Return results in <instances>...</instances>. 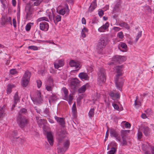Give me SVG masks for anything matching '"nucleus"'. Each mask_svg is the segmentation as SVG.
Returning a JSON list of instances; mask_svg holds the SVG:
<instances>
[{"instance_id":"nucleus-12","label":"nucleus","mask_w":154,"mask_h":154,"mask_svg":"<svg viewBox=\"0 0 154 154\" xmlns=\"http://www.w3.org/2000/svg\"><path fill=\"white\" fill-rule=\"evenodd\" d=\"M110 134L111 137H115L117 141L121 142V136L113 128L110 129Z\"/></svg>"},{"instance_id":"nucleus-28","label":"nucleus","mask_w":154,"mask_h":154,"mask_svg":"<svg viewBox=\"0 0 154 154\" xmlns=\"http://www.w3.org/2000/svg\"><path fill=\"white\" fill-rule=\"evenodd\" d=\"M88 29L87 28L84 27L82 29L81 33L82 37L83 38H85L86 37V33H88Z\"/></svg>"},{"instance_id":"nucleus-31","label":"nucleus","mask_w":154,"mask_h":154,"mask_svg":"<svg viewBox=\"0 0 154 154\" xmlns=\"http://www.w3.org/2000/svg\"><path fill=\"white\" fill-rule=\"evenodd\" d=\"M54 80L53 77L51 76H49L48 79L46 82V84L53 85Z\"/></svg>"},{"instance_id":"nucleus-44","label":"nucleus","mask_w":154,"mask_h":154,"mask_svg":"<svg viewBox=\"0 0 154 154\" xmlns=\"http://www.w3.org/2000/svg\"><path fill=\"white\" fill-rule=\"evenodd\" d=\"M94 109L93 108L91 109L88 113V116L89 117H92L94 116Z\"/></svg>"},{"instance_id":"nucleus-60","label":"nucleus","mask_w":154,"mask_h":154,"mask_svg":"<svg viewBox=\"0 0 154 154\" xmlns=\"http://www.w3.org/2000/svg\"><path fill=\"white\" fill-rule=\"evenodd\" d=\"M13 24L14 28H16L17 26L16 20L15 19H13Z\"/></svg>"},{"instance_id":"nucleus-14","label":"nucleus","mask_w":154,"mask_h":154,"mask_svg":"<svg viewBox=\"0 0 154 154\" xmlns=\"http://www.w3.org/2000/svg\"><path fill=\"white\" fill-rule=\"evenodd\" d=\"M69 64L71 67H75V69L78 68L77 70V71H78L79 70L81 66L80 65L79 62L75 61L73 60H72L70 61L69 62Z\"/></svg>"},{"instance_id":"nucleus-54","label":"nucleus","mask_w":154,"mask_h":154,"mask_svg":"<svg viewBox=\"0 0 154 154\" xmlns=\"http://www.w3.org/2000/svg\"><path fill=\"white\" fill-rule=\"evenodd\" d=\"M135 105L136 106V107L137 108H138L139 107L140 105V102H137V100H135Z\"/></svg>"},{"instance_id":"nucleus-59","label":"nucleus","mask_w":154,"mask_h":154,"mask_svg":"<svg viewBox=\"0 0 154 154\" xmlns=\"http://www.w3.org/2000/svg\"><path fill=\"white\" fill-rule=\"evenodd\" d=\"M109 130V129L108 128V130H107V131L106 132V134L105 138V140H106L107 139L108 137Z\"/></svg>"},{"instance_id":"nucleus-51","label":"nucleus","mask_w":154,"mask_h":154,"mask_svg":"<svg viewBox=\"0 0 154 154\" xmlns=\"http://www.w3.org/2000/svg\"><path fill=\"white\" fill-rule=\"evenodd\" d=\"M10 72V74L12 75H14L16 74L17 72L16 70L14 69H11Z\"/></svg>"},{"instance_id":"nucleus-61","label":"nucleus","mask_w":154,"mask_h":154,"mask_svg":"<svg viewBox=\"0 0 154 154\" xmlns=\"http://www.w3.org/2000/svg\"><path fill=\"white\" fill-rule=\"evenodd\" d=\"M98 14L101 17L104 14L103 11L102 10L99 11Z\"/></svg>"},{"instance_id":"nucleus-2","label":"nucleus","mask_w":154,"mask_h":154,"mask_svg":"<svg viewBox=\"0 0 154 154\" xmlns=\"http://www.w3.org/2000/svg\"><path fill=\"white\" fill-rule=\"evenodd\" d=\"M106 44L104 38H101L99 40L96 47L97 51L99 53L101 54L102 53L103 49L105 47Z\"/></svg>"},{"instance_id":"nucleus-42","label":"nucleus","mask_w":154,"mask_h":154,"mask_svg":"<svg viewBox=\"0 0 154 154\" xmlns=\"http://www.w3.org/2000/svg\"><path fill=\"white\" fill-rule=\"evenodd\" d=\"M66 150L63 148H58V152L59 154H63Z\"/></svg>"},{"instance_id":"nucleus-19","label":"nucleus","mask_w":154,"mask_h":154,"mask_svg":"<svg viewBox=\"0 0 154 154\" xmlns=\"http://www.w3.org/2000/svg\"><path fill=\"white\" fill-rule=\"evenodd\" d=\"M78 76L82 80H89V78L87 73L84 72L80 73Z\"/></svg>"},{"instance_id":"nucleus-9","label":"nucleus","mask_w":154,"mask_h":154,"mask_svg":"<svg viewBox=\"0 0 154 154\" xmlns=\"http://www.w3.org/2000/svg\"><path fill=\"white\" fill-rule=\"evenodd\" d=\"M113 59V62L112 61L109 63L110 65H112V63H114V62L120 63L121 62L124 61L126 60L127 57L125 56L117 55L115 56Z\"/></svg>"},{"instance_id":"nucleus-7","label":"nucleus","mask_w":154,"mask_h":154,"mask_svg":"<svg viewBox=\"0 0 154 154\" xmlns=\"http://www.w3.org/2000/svg\"><path fill=\"white\" fill-rule=\"evenodd\" d=\"M17 122L21 128L24 127L28 123V119L25 117L23 116H18Z\"/></svg>"},{"instance_id":"nucleus-6","label":"nucleus","mask_w":154,"mask_h":154,"mask_svg":"<svg viewBox=\"0 0 154 154\" xmlns=\"http://www.w3.org/2000/svg\"><path fill=\"white\" fill-rule=\"evenodd\" d=\"M142 149L145 154H154V147L149 144H144L142 145Z\"/></svg>"},{"instance_id":"nucleus-3","label":"nucleus","mask_w":154,"mask_h":154,"mask_svg":"<svg viewBox=\"0 0 154 154\" xmlns=\"http://www.w3.org/2000/svg\"><path fill=\"white\" fill-rule=\"evenodd\" d=\"M106 80V73L104 70L101 69L98 73L97 81L99 84L104 83Z\"/></svg>"},{"instance_id":"nucleus-18","label":"nucleus","mask_w":154,"mask_h":154,"mask_svg":"<svg viewBox=\"0 0 154 154\" xmlns=\"http://www.w3.org/2000/svg\"><path fill=\"white\" fill-rule=\"evenodd\" d=\"M47 138L50 144L52 145L53 144L54 139L53 134L51 132H47Z\"/></svg>"},{"instance_id":"nucleus-10","label":"nucleus","mask_w":154,"mask_h":154,"mask_svg":"<svg viewBox=\"0 0 154 154\" xmlns=\"http://www.w3.org/2000/svg\"><path fill=\"white\" fill-rule=\"evenodd\" d=\"M68 82L72 89H74L79 83V81L76 78H69Z\"/></svg>"},{"instance_id":"nucleus-57","label":"nucleus","mask_w":154,"mask_h":154,"mask_svg":"<svg viewBox=\"0 0 154 154\" xmlns=\"http://www.w3.org/2000/svg\"><path fill=\"white\" fill-rule=\"evenodd\" d=\"M44 113L46 116L49 115V110L48 109H46L44 111Z\"/></svg>"},{"instance_id":"nucleus-36","label":"nucleus","mask_w":154,"mask_h":154,"mask_svg":"<svg viewBox=\"0 0 154 154\" xmlns=\"http://www.w3.org/2000/svg\"><path fill=\"white\" fill-rule=\"evenodd\" d=\"M56 97L55 95L52 94L51 96H50L49 98V102L51 104V103L54 101L56 99Z\"/></svg>"},{"instance_id":"nucleus-27","label":"nucleus","mask_w":154,"mask_h":154,"mask_svg":"<svg viewBox=\"0 0 154 154\" xmlns=\"http://www.w3.org/2000/svg\"><path fill=\"white\" fill-rule=\"evenodd\" d=\"M97 4L95 1L92 2L89 8V10L91 11H92L97 7Z\"/></svg>"},{"instance_id":"nucleus-39","label":"nucleus","mask_w":154,"mask_h":154,"mask_svg":"<svg viewBox=\"0 0 154 154\" xmlns=\"http://www.w3.org/2000/svg\"><path fill=\"white\" fill-rule=\"evenodd\" d=\"M116 151V149L114 147H112L110 150L107 152V154H114Z\"/></svg>"},{"instance_id":"nucleus-53","label":"nucleus","mask_w":154,"mask_h":154,"mask_svg":"<svg viewBox=\"0 0 154 154\" xmlns=\"http://www.w3.org/2000/svg\"><path fill=\"white\" fill-rule=\"evenodd\" d=\"M112 106L114 108V109H115L118 110L119 109V107L118 105L116 103H113L112 104Z\"/></svg>"},{"instance_id":"nucleus-50","label":"nucleus","mask_w":154,"mask_h":154,"mask_svg":"<svg viewBox=\"0 0 154 154\" xmlns=\"http://www.w3.org/2000/svg\"><path fill=\"white\" fill-rule=\"evenodd\" d=\"M45 70L44 68H42L41 70H39L38 73L39 74H41V75H43L45 72Z\"/></svg>"},{"instance_id":"nucleus-24","label":"nucleus","mask_w":154,"mask_h":154,"mask_svg":"<svg viewBox=\"0 0 154 154\" xmlns=\"http://www.w3.org/2000/svg\"><path fill=\"white\" fill-rule=\"evenodd\" d=\"M15 85L12 84H8L7 86V92L8 94H10L12 91V89L15 87Z\"/></svg>"},{"instance_id":"nucleus-52","label":"nucleus","mask_w":154,"mask_h":154,"mask_svg":"<svg viewBox=\"0 0 154 154\" xmlns=\"http://www.w3.org/2000/svg\"><path fill=\"white\" fill-rule=\"evenodd\" d=\"M100 97V94H99L97 93L96 96H95V97L94 98L93 100L94 101H98L99 97Z\"/></svg>"},{"instance_id":"nucleus-1","label":"nucleus","mask_w":154,"mask_h":154,"mask_svg":"<svg viewBox=\"0 0 154 154\" xmlns=\"http://www.w3.org/2000/svg\"><path fill=\"white\" fill-rule=\"evenodd\" d=\"M115 72L117 73L116 78L115 79V83L117 88L120 91H121V88L123 85V82L121 79L117 78L118 76L121 75L122 74V70L123 69V66L121 65L117 66L115 67Z\"/></svg>"},{"instance_id":"nucleus-63","label":"nucleus","mask_w":154,"mask_h":154,"mask_svg":"<svg viewBox=\"0 0 154 154\" xmlns=\"http://www.w3.org/2000/svg\"><path fill=\"white\" fill-rule=\"evenodd\" d=\"M109 95L112 97H115V94L112 91H111L109 93Z\"/></svg>"},{"instance_id":"nucleus-38","label":"nucleus","mask_w":154,"mask_h":154,"mask_svg":"<svg viewBox=\"0 0 154 154\" xmlns=\"http://www.w3.org/2000/svg\"><path fill=\"white\" fill-rule=\"evenodd\" d=\"M33 23H28L25 26L26 30L27 31H29L31 28V25H33Z\"/></svg>"},{"instance_id":"nucleus-37","label":"nucleus","mask_w":154,"mask_h":154,"mask_svg":"<svg viewBox=\"0 0 154 154\" xmlns=\"http://www.w3.org/2000/svg\"><path fill=\"white\" fill-rule=\"evenodd\" d=\"M122 124L124 125L126 128H130L131 127V125L128 122L125 121L122 122Z\"/></svg>"},{"instance_id":"nucleus-22","label":"nucleus","mask_w":154,"mask_h":154,"mask_svg":"<svg viewBox=\"0 0 154 154\" xmlns=\"http://www.w3.org/2000/svg\"><path fill=\"white\" fill-rule=\"evenodd\" d=\"M54 118L57 122L60 125H63L64 124V121L63 118L55 116L54 117Z\"/></svg>"},{"instance_id":"nucleus-43","label":"nucleus","mask_w":154,"mask_h":154,"mask_svg":"<svg viewBox=\"0 0 154 154\" xmlns=\"http://www.w3.org/2000/svg\"><path fill=\"white\" fill-rule=\"evenodd\" d=\"M48 21V18L45 17H42L40 18H39L37 20V21L38 22H41L42 21Z\"/></svg>"},{"instance_id":"nucleus-48","label":"nucleus","mask_w":154,"mask_h":154,"mask_svg":"<svg viewBox=\"0 0 154 154\" xmlns=\"http://www.w3.org/2000/svg\"><path fill=\"white\" fill-rule=\"evenodd\" d=\"M36 82L38 88H40L42 85V81L40 80H38L36 81Z\"/></svg>"},{"instance_id":"nucleus-55","label":"nucleus","mask_w":154,"mask_h":154,"mask_svg":"<svg viewBox=\"0 0 154 154\" xmlns=\"http://www.w3.org/2000/svg\"><path fill=\"white\" fill-rule=\"evenodd\" d=\"M93 67L92 66H88L87 67V70L89 72H91L93 69Z\"/></svg>"},{"instance_id":"nucleus-58","label":"nucleus","mask_w":154,"mask_h":154,"mask_svg":"<svg viewBox=\"0 0 154 154\" xmlns=\"http://www.w3.org/2000/svg\"><path fill=\"white\" fill-rule=\"evenodd\" d=\"M121 29L120 27H114L113 28V29L116 32H118Z\"/></svg>"},{"instance_id":"nucleus-16","label":"nucleus","mask_w":154,"mask_h":154,"mask_svg":"<svg viewBox=\"0 0 154 154\" xmlns=\"http://www.w3.org/2000/svg\"><path fill=\"white\" fill-rule=\"evenodd\" d=\"M39 26L41 30L45 31H47L49 28L48 23L45 21L40 23L39 24Z\"/></svg>"},{"instance_id":"nucleus-5","label":"nucleus","mask_w":154,"mask_h":154,"mask_svg":"<svg viewBox=\"0 0 154 154\" xmlns=\"http://www.w3.org/2000/svg\"><path fill=\"white\" fill-rule=\"evenodd\" d=\"M62 91L64 94V99L67 101L69 104L71 105L72 103V100L73 99V96L70 94L68 96V91L66 88H63L62 89Z\"/></svg>"},{"instance_id":"nucleus-13","label":"nucleus","mask_w":154,"mask_h":154,"mask_svg":"<svg viewBox=\"0 0 154 154\" xmlns=\"http://www.w3.org/2000/svg\"><path fill=\"white\" fill-rule=\"evenodd\" d=\"M109 26V23L106 22L104 24H103L98 29V31L100 32H103L106 31H108Z\"/></svg>"},{"instance_id":"nucleus-32","label":"nucleus","mask_w":154,"mask_h":154,"mask_svg":"<svg viewBox=\"0 0 154 154\" xmlns=\"http://www.w3.org/2000/svg\"><path fill=\"white\" fill-rule=\"evenodd\" d=\"M69 141L68 140H66L64 142L63 148L65 149L66 150H67L69 148Z\"/></svg>"},{"instance_id":"nucleus-23","label":"nucleus","mask_w":154,"mask_h":154,"mask_svg":"<svg viewBox=\"0 0 154 154\" xmlns=\"http://www.w3.org/2000/svg\"><path fill=\"white\" fill-rule=\"evenodd\" d=\"M61 17L58 15H55L53 16V20L54 22L56 25L58 22L61 20Z\"/></svg>"},{"instance_id":"nucleus-40","label":"nucleus","mask_w":154,"mask_h":154,"mask_svg":"<svg viewBox=\"0 0 154 154\" xmlns=\"http://www.w3.org/2000/svg\"><path fill=\"white\" fill-rule=\"evenodd\" d=\"M28 48L33 51H36L38 50V48L34 45L30 46L28 47Z\"/></svg>"},{"instance_id":"nucleus-33","label":"nucleus","mask_w":154,"mask_h":154,"mask_svg":"<svg viewBox=\"0 0 154 154\" xmlns=\"http://www.w3.org/2000/svg\"><path fill=\"white\" fill-rule=\"evenodd\" d=\"M64 137V136L63 134L62 133H60V134H58L57 137L59 143L61 142L63 138Z\"/></svg>"},{"instance_id":"nucleus-62","label":"nucleus","mask_w":154,"mask_h":154,"mask_svg":"<svg viewBox=\"0 0 154 154\" xmlns=\"http://www.w3.org/2000/svg\"><path fill=\"white\" fill-rule=\"evenodd\" d=\"M48 119L49 122L53 124L54 123V121L50 118H48Z\"/></svg>"},{"instance_id":"nucleus-34","label":"nucleus","mask_w":154,"mask_h":154,"mask_svg":"<svg viewBox=\"0 0 154 154\" xmlns=\"http://www.w3.org/2000/svg\"><path fill=\"white\" fill-rule=\"evenodd\" d=\"M121 47L123 48L122 51L124 52H126L127 50V45L126 44L123 42H121L120 44Z\"/></svg>"},{"instance_id":"nucleus-26","label":"nucleus","mask_w":154,"mask_h":154,"mask_svg":"<svg viewBox=\"0 0 154 154\" xmlns=\"http://www.w3.org/2000/svg\"><path fill=\"white\" fill-rule=\"evenodd\" d=\"M72 112L73 117L75 118L76 116V108L75 103L73 104L72 108Z\"/></svg>"},{"instance_id":"nucleus-15","label":"nucleus","mask_w":154,"mask_h":154,"mask_svg":"<svg viewBox=\"0 0 154 154\" xmlns=\"http://www.w3.org/2000/svg\"><path fill=\"white\" fill-rule=\"evenodd\" d=\"M64 64L63 59H61L57 60L54 63V67L57 69L63 66Z\"/></svg>"},{"instance_id":"nucleus-47","label":"nucleus","mask_w":154,"mask_h":154,"mask_svg":"<svg viewBox=\"0 0 154 154\" xmlns=\"http://www.w3.org/2000/svg\"><path fill=\"white\" fill-rule=\"evenodd\" d=\"M142 35L141 32H139L136 37V42H137L139 38Z\"/></svg>"},{"instance_id":"nucleus-56","label":"nucleus","mask_w":154,"mask_h":154,"mask_svg":"<svg viewBox=\"0 0 154 154\" xmlns=\"http://www.w3.org/2000/svg\"><path fill=\"white\" fill-rule=\"evenodd\" d=\"M142 134L141 132L140 131H138L137 133V138L138 139H140L142 137Z\"/></svg>"},{"instance_id":"nucleus-8","label":"nucleus","mask_w":154,"mask_h":154,"mask_svg":"<svg viewBox=\"0 0 154 154\" xmlns=\"http://www.w3.org/2000/svg\"><path fill=\"white\" fill-rule=\"evenodd\" d=\"M32 5L29 4H27L25 8V11L26 13V17L27 20H30L32 17V11L31 9Z\"/></svg>"},{"instance_id":"nucleus-45","label":"nucleus","mask_w":154,"mask_h":154,"mask_svg":"<svg viewBox=\"0 0 154 154\" xmlns=\"http://www.w3.org/2000/svg\"><path fill=\"white\" fill-rule=\"evenodd\" d=\"M17 134V132L15 131H14L12 132L11 133H10L9 135V137L11 139L12 138H14V136H16Z\"/></svg>"},{"instance_id":"nucleus-21","label":"nucleus","mask_w":154,"mask_h":154,"mask_svg":"<svg viewBox=\"0 0 154 154\" xmlns=\"http://www.w3.org/2000/svg\"><path fill=\"white\" fill-rule=\"evenodd\" d=\"M142 131L146 136H147L149 135L150 130L147 126L143 127Z\"/></svg>"},{"instance_id":"nucleus-17","label":"nucleus","mask_w":154,"mask_h":154,"mask_svg":"<svg viewBox=\"0 0 154 154\" xmlns=\"http://www.w3.org/2000/svg\"><path fill=\"white\" fill-rule=\"evenodd\" d=\"M69 12V10L67 5H66L65 6L60 10L59 13L60 14L62 15H64L66 14H68Z\"/></svg>"},{"instance_id":"nucleus-64","label":"nucleus","mask_w":154,"mask_h":154,"mask_svg":"<svg viewBox=\"0 0 154 154\" xmlns=\"http://www.w3.org/2000/svg\"><path fill=\"white\" fill-rule=\"evenodd\" d=\"M82 23L83 24H85L86 23V20L85 18L83 17L82 19Z\"/></svg>"},{"instance_id":"nucleus-46","label":"nucleus","mask_w":154,"mask_h":154,"mask_svg":"<svg viewBox=\"0 0 154 154\" xmlns=\"http://www.w3.org/2000/svg\"><path fill=\"white\" fill-rule=\"evenodd\" d=\"M27 112L26 109L25 108H22V109L20 112H19V114L18 116H22L21 115L22 113H25L26 112Z\"/></svg>"},{"instance_id":"nucleus-41","label":"nucleus","mask_w":154,"mask_h":154,"mask_svg":"<svg viewBox=\"0 0 154 154\" xmlns=\"http://www.w3.org/2000/svg\"><path fill=\"white\" fill-rule=\"evenodd\" d=\"M117 37L120 39H122L124 37L123 33L122 32H120L118 33L117 35Z\"/></svg>"},{"instance_id":"nucleus-30","label":"nucleus","mask_w":154,"mask_h":154,"mask_svg":"<svg viewBox=\"0 0 154 154\" xmlns=\"http://www.w3.org/2000/svg\"><path fill=\"white\" fill-rule=\"evenodd\" d=\"M36 118L37 120V122L39 126H40V125H41L42 124H43L46 121L45 119H42L40 118H38V117H36Z\"/></svg>"},{"instance_id":"nucleus-20","label":"nucleus","mask_w":154,"mask_h":154,"mask_svg":"<svg viewBox=\"0 0 154 154\" xmlns=\"http://www.w3.org/2000/svg\"><path fill=\"white\" fill-rule=\"evenodd\" d=\"M89 87V85L88 84H86L82 86L78 90V92L79 93H84L86 89L88 88Z\"/></svg>"},{"instance_id":"nucleus-29","label":"nucleus","mask_w":154,"mask_h":154,"mask_svg":"<svg viewBox=\"0 0 154 154\" xmlns=\"http://www.w3.org/2000/svg\"><path fill=\"white\" fill-rule=\"evenodd\" d=\"M20 98L18 95V93L17 92H16L14 97V101L15 104H16L19 101Z\"/></svg>"},{"instance_id":"nucleus-25","label":"nucleus","mask_w":154,"mask_h":154,"mask_svg":"<svg viewBox=\"0 0 154 154\" xmlns=\"http://www.w3.org/2000/svg\"><path fill=\"white\" fill-rule=\"evenodd\" d=\"M119 25L121 27H124L128 29L130 28L128 24L124 22H120L119 23Z\"/></svg>"},{"instance_id":"nucleus-11","label":"nucleus","mask_w":154,"mask_h":154,"mask_svg":"<svg viewBox=\"0 0 154 154\" xmlns=\"http://www.w3.org/2000/svg\"><path fill=\"white\" fill-rule=\"evenodd\" d=\"M32 100L34 103H37L39 104L42 103V97L40 91H37L32 99Z\"/></svg>"},{"instance_id":"nucleus-4","label":"nucleus","mask_w":154,"mask_h":154,"mask_svg":"<svg viewBox=\"0 0 154 154\" xmlns=\"http://www.w3.org/2000/svg\"><path fill=\"white\" fill-rule=\"evenodd\" d=\"M31 76V73L28 71H26L25 72L22 78L21 82L22 85L24 87L26 86L29 81V79Z\"/></svg>"},{"instance_id":"nucleus-35","label":"nucleus","mask_w":154,"mask_h":154,"mask_svg":"<svg viewBox=\"0 0 154 154\" xmlns=\"http://www.w3.org/2000/svg\"><path fill=\"white\" fill-rule=\"evenodd\" d=\"M45 88L48 91H51L53 88V85L45 84Z\"/></svg>"},{"instance_id":"nucleus-49","label":"nucleus","mask_w":154,"mask_h":154,"mask_svg":"<svg viewBox=\"0 0 154 154\" xmlns=\"http://www.w3.org/2000/svg\"><path fill=\"white\" fill-rule=\"evenodd\" d=\"M4 107L2 108L0 110V118L4 115Z\"/></svg>"}]
</instances>
